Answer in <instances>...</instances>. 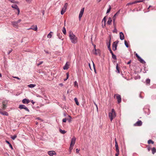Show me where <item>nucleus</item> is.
Here are the masks:
<instances>
[{"mask_svg":"<svg viewBox=\"0 0 156 156\" xmlns=\"http://www.w3.org/2000/svg\"><path fill=\"white\" fill-rule=\"evenodd\" d=\"M69 37L72 43L75 44L77 42V38L71 31L69 32Z\"/></svg>","mask_w":156,"mask_h":156,"instance_id":"1","label":"nucleus"},{"mask_svg":"<svg viewBox=\"0 0 156 156\" xmlns=\"http://www.w3.org/2000/svg\"><path fill=\"white\" fill-rule=\"evenodd\" d=\"M116 116V114L114 109H112L111 112L108 113V117L111 121Z\"/></svg>","mask_w":156,"mask_h":156,"instance_id":"2","label":"nucleus"},{"mask_svg":"<svg viewBox=\"0 0 156 156\" xmlns=\"http://www.w3.org/2000/svg\"><path fill=\"white\" fill-rule=\"evenodd\" d=\"M19 108L20 109H24L25 111L29 112L30 110L28 108L23 105H20L19 106Z\"/></svg>","mask_w":156,"mask_h":156,"instance_id":"3","label":"nucleus"},{"mask_svg":"<svg viewBox=\"0 0 156 156\" xmlns=\"http://www.w3.org/2000/svg\"><path fill=\"white\" fill-rule=\"evenodd\" d=\"M145 0H138V1H136L133 2H129L126 5H132L133 4H135L136 3H139L141 2H143Z\"/></svg>","mask_w":156,"mask_h":156,"instance_id":"4","label":"nucleus"},{"mask_svg":"<svg viewBox=\"0 0 156 156\" xmlns=\"http://www.w3.org/2000/svg\"><path fill=\"white\" fill-rule=\"evenodd\" d=\"M12 8L17 10L18 11L17 15H18L20 12V9L19 8L18 6L14 4V5H12Z\"/></svg>","mask_w":156,"mask_h":156,"instance_id":"5","label":"nucleus"},{"mask_svg":"<svg viewBox=\"0 0 156 156\" xmlns=\"http://www.w3.org/2000/svg\"><path fill=\"white\" fill-rule=\"evenodd\" d=\"M84 8H82L81 9V10H80V14H79V19L80 20L82 16L83 13L84 12Z\"/></svg>","mask_w":156,"mask_h":156,"instance_id":"6","label":"nucleus"},{"mask_svg":"<svg viewBox=\"0 0 156 156\" xmlns=\"http://www.w3.org/2000/svg\"><path fill=\"white\" fill-rule=\"evenodd\" d=\"M76 138L75 136H73L71 140L70 146H73L75 143Z\"/></svg>","mask_w":156,"mask_h":156,"instance_id":"7","label":"nucleus"},{"mask_svg":"<svg viewBox=\"0 0 156 156\" xmlns=\"http://www.w3.org/2000/svg\"><path fill=\"white\" fill-rule=\"evenodd\" d=\"M116 98L117 100V101L118 103H120L121 101V96L119 94H116Z\"/></svg>","mask_w":156,"mask_h":156,"instance_id":"8","label":"nucleus"},{"mask_svg":"<svg viewBox=\"0 0 156 156\" xmlns=\"http://www.w3.org/2000/svg\"><path fill=\"white\" fill-rule=\"evenodd\" d=\"M118 41H117L116 44H115V42H114L112 44V49L113 51H115L117 49V45L118 43Z\"/></svg>","mask_w":156,"mask_h":156,"instance_id":"9","label":"nucleus"},{"mask_svg":"<svg viewBox=\"0 0 156 156\" xmlns=\"http://www.w3.org/2000/svg\"><path fill=\"white\" fill-rule=\"evenodd\" d=\"M48 153L50 156H53L54 155L56 154V153L54 151H48Z\"/></svg>","mask_w":156,"mask_h":156,"instance_id":"10","label":"nucleus"},{"mask_svg":"<svg viewBox=\"0 0 156 156\" xmlns=\"http://www.w3.org/2000/svg\"><path fill=\"white\" fill-rule=\"evenodd\" d=\"M30 101L28 99L24 98L22 100V102L24 104H28Z\"/></svg>","mask_w":156,"mask_h":156,"instance_id":"11","label":"nucleus"},{"mask_svg":"<svg viewBox=\"0 0 156 156\" xmlns=\"http://www.w3.org/2000/svg\"><path fill=\"white\" fill-rule=\"evenodd\" d=\"M142 123L141 120H139L135 123L134 125V126H140L142 125Z\"/></svg>","mask_w":156,"mask_h":156,"instance_id":"12","label":"nucleus"},{"mask_svg":"<svg viewBox=\"0 0 156 156\" xmlns=\"http://www.w3.org/2000/svg\"><path fill=\"white\" fill-rule=\"evenodd\" d=\"M108 48L109 50L110 53H112V50L110 48V45H111V40H109V42L107 44Z\"/></svg>","mask_w":156,"mask_h":156,"instance_id":"13","label":"nucleus"},{"mask_svg":"<svg viewBox=\"0 0 156 156\" xmlns=\"http://www.w3.org/2000/svg\"><path fill=\"white\" fill-rule=\"evenodd\" d=\"M120 10L119 9L115 14H114L113 17V21L114 22H115L116 16H117L120 13Z\"/></svg>","mask_w":156,"mask_h":156,"instance_id":"14","label":"nucleus"},{"mask_svg":"<svg viewBox=\"0 0 156 156\" xmlns=\"http://www.w3.org/2000/svg\"><path fill=\"white\" fill-rule=\"evenodd\" d=\"M119 35L120 39L122 40H124V36L123 33L122 32H120Z\"/></svg>","mask_w":156,"mask_h":156,"instance_id":"15","label":"nucleus"},{"mask_svg":"<svg viewBox=\"0 0 156 156\" xmlns=\"http://www.w3.org/2000/svg\"><path fill=\"white\" fill-rule=\"evenodd\" d=\"M68 62H66L65 66L63 67V69L64 70H67L69 68V65L68 64Z\"/></svg>","mask_w":156,"mask_h":156,"instance_id":"16","label":"nucleus"},{"mask_svg":"<svg viewBox=\"0 0 156 156\" xmlns=\"http://www.w3.org/2000/svg\"><path fill=\"white\" fill-rule=\"evenodd\" d=\"M13 26L15 27H18V24L15 21H12L11 22Z\"/></svg>","mask_w":156,"mask_h":156,"instance_id":"17","label":"nucleus"},{"mask_svg":"<svg viewBox=\"0 0 156 156\" xmlns=\"http://www.w3.org/2000/svg\"><path fill=\"white\" fill-rule=\"evenodd\" d=\"M112 22V19L111 17H109L108 19V21L107 22V24L108 25H110L111 24V23Z\"/></svg>","mask_w":156,"mask_h":156,"instance_id":"18","label":"nucleus"},{"mask_svg":"<svg viewBox=\"0 0 156 156\" xmlns=\"http://www.w3.org/2000/svg\"><path fill=\"white\" fill-rule=\"evenodd\" d=\"M1 114L3 115L8 116L9 115L8 113L6 111H2Z\"/></svg>","mask_w":156,"mask_h":156,"instance_id":"19","label":"nucleus"},{"mask_svg":"<svg viewBox=\"0 0 156 156\" xmlns=\"http://www.w3.org/2000/svg\"><path fill=\"white\" fill-rule=\"evenodd\" d=\"M116 72H117L118 73H120L119 68L118 67V64H116Z\"/></svg>","mask_w":156,"mask_h":156,"instance_id":"20","label":"nucleus"},{"mask_svg":"<svg viewBox=\"0 0 156 156\" xmlns=\"http://www.w3.org/2000/svg\"><path fill=\"white\" fill-rule=\"evenodd\" d=\"M31 29L35 31H36L37 30V25H35V27H34V26H32L31 27Z\"/></svg>","mask_w":156,"mask_h":156,"instance_id":"21","label":"nucleus"},{"mask_svg":"<svg viewBox=\"0 0 156 156\" xmlns=\"http://www.w3.org/2000/svg\"><path fill=\"white\" fill-rule=\"evenodd\" d=\"M138 60L142 63L144 64L145 63V61L141 57L138 59Z\"/></svg>","mask_w":156,"mask_h":156,"instance_id":"22","label":"nucleus"},{"mask_svg":"<svg viewBox=\"0 0 156 156\" xmlns=\"http://www.w3.org/2000/svg\"><path fill=\"white\" fill-rule=\"evenodd\" d=\"M2 104H3V107H2V109L3 110H5L7 106H6V105L5 104V102H2Z\"/></svg>","mask_w":156,"mask_h":156,"instance_id":"23","label":"nucleus"},{"mask_svg":"<svg viewBox=\"0 0 156 156\" xmlns=\"http://www.w3.org/2000/svg\"><path fill=\"white\" fill-rule=\"evenodd\" d=\"M36 86L35 84H30L28 85V87H29L32 88Z\"/></svg>","mask_w":156,"mask_h":156,"instance_id":"24","label":"nucleus"},{"mask_svg":"<svg viewBox=\"0 0 156 156\" xmlns=\"http://www.w3.org/2000/svg\"><path fill=\"white\" fill-rule=\"evenodd\" d=\"M66 9L62 8L61 12V14L62 15L64 13L66 12Z\"/></svg>","mask_w":156,"mask_h":156,"instance_id":"25","label":"nucleus"},{"mask_svg":"<svg viewBox=\"0 0 156 156\" xmlns=\"http://www.w3.org/2000/svg\"><path fill=\"white\" fill-rule=\"evenodd\" d=\"M112 55V58L115 60L117 59L116 56L114 55L113 52L112 53H111Z\"/></svg>","mask_w":156,"mask_h":156,"instance_id":"26","label":"nucleus"},{"mask_svg":"<svg viewBox=\"0 0 156 156\" xmlns=\"http://www.w3.org/2000/svg\"><path fill=\"white\" fill-rule=\"evenodd\" d=\"M62 34H60V33H57V35L58 36V38L59 39H61L62 38Z\"/></svg>","mask_w":156,"mask_h":156,"instance_id":"27","label":"nucleus"},{"mask_svg":"<svg viewBox=\"0 0 156 156\" xmlns=\"http://www.w3.org/2000/svg\"><path fill=\"white\" fill-rule=\"evenodd\" d=\"M115 150L116 151H119V146L118 145V143H115Z\"/></svg>","mask_w":156,"mask_h":156,"instance_id":"28","label":"nucleus"},{"mask_svg":"<svg viewBox=\"0 0 156 156\" xmlns=\"http://www.w3.org/2000/svg\"><path fill=\"white\" fill-rule=\"evenodd\" d=\"M152 153L154 154L155 152H156V149L154 147H153L152 149Z\"/></svg>","mask_w":156,"mask_h":156,"instance_id":"29","label":"nucleus"},{"mask_svg":"<svg viewBox=\"0 0 156 156\" xmlns=\"http://www.w3.org/2000/svg\"><path fill=\"white\" fill-rule=\"evenodd\" d=\"M74 101L75 102L76 104L77 105H79V103L78 101L77 98H75L74 99Z\"/></svg>","mask_w":156,"mask_h":156,"instance_id":"30","label":"nucleus"},{"mask_svg":"<svg viewBox=\"0 0 156 156\" xmlns=\"http://www.w3.org/2000/svg\"><path fill=\"white\" fill-rule=\"evenodd\" d=\"M59 130L60 132L62 134H64L66 133V131L65 130H62L60 129H59Z\"/></svg>","mask_w":156,"mask_h":156,"instance_id":"31","label":"nucleus"},{"mask_svg":"<svg viewBox=\"0 0 156 156\" xmlns=\"http://www.w3.org/2000/svg\"><path fill=\"white\" fill-rule=\"evenodd\" d=\"M53 32H52L51 31L49 34H48V35L47 36V37L48 38H51V37L52 35L51 34V33H52Z\"/></svg>","mask_w":156,"mask_h":156,"instance_id":"32","label":"nucleus"},{"mask_svg":"<svg viewBox=\"0 0 156 156\" xmlns=\"http://www.w3.org/2000/svg\"><path fill=\"white\" fill-rule=\"evenodd\" d=\"M111 9V6L110 5H109V8L108 9L106 13H109V12H110Z\"/></svg>","mask_w":156,"mask_h":156,"instance_id":"33","label":"nucleus"},{"mask_svg":"<svg viewBox=\"0 0 156 156\" xmlns=\"http://www.w3.org/2000/svg\"><path fill=\"white\" fill-rule=\"evenodd\" d=\"M74 86L75 87H76L77 88L78 87V83L76 81H75L74 82Z\"/></svg>","mask_w":156,"mask_h":156,"instance_id":"34","label":"nucleus"},{"mask_svg":"<svg viewBox=\"0 0 156 156\" xmlns=\"http://www.w3.org/2000/svg\"><path fill=\"white\" fill-rule=\"evenodd\" d=\"M62 31L63 33L64 34H66V30L65 27H64L62 30Z\"/></svg>","mask_w":156,"mask_h":156,"instance_id":"35","label":"nucleus"},{"mask_svg":"<svg viewBox=\"0 0 156 156\" xmlns=\"http://www.w3.org/2000/svg\"><path fill=\"white\" fill-rule=\"evenodd\" d=\"M150 82V79H147L146 80V83L147 84L149 85Z\"/></svg>","mask_w":156,"mask_h":156,"instance_id":"36","label":"nucleus"},{"mask_svg":"<svg viewBox=\"0 0 156 156\" xmlns=\"http://www.w3.org/2000/svg\"><path fill=\"white\" fill-rule=\"evenodd\" d=\"M66 79H64V81H65L69 77V74L68 73H66Z\"/></svg>","mask_w":156,"mask_h":156,"instance_id":"37","label":"nucleus"},{"mask_svg":"<svg viewBox=\"0 0 156 156\" xmlns=\"http://www.w3.org/2000/svg\"><path fill=\"white\" fill-rule=\"evenodd\" d=\"M68 117L69 119H67V120L69 122H70L71 121L72 117L70 115H68Z\"/></svg>","mask_w":156,"mask_h":156,"instance_id":"38","label":"nucleus"},{"mask_svg":"<svg viewBox=\"0 0 156 156\" xmlns=\"http://www.w3.org/2000/svg\"><path fill=\"white\" fill-rule=\"evenodd\" d=\"M148 143L149 144L151 143L152 144H153L154 143V142L151 140H149L148 141Z\"/></svg>","mask_w":156,"mask_h":156,"instance_id":"39","label":"nucleus"},{"mask_svg":"<svg viewBox=\"0 0 156 156\" xmlns=\"http://www.w3.org/2000/svg\"><path fill=\"white\" fill-rule=\"evenodd\" d=\"M67 5L68 3H65L63 8L66 9Z\"/></svg>","mask_w":156,"mask_h":156,"instance_id":"40","label":"nucleus"},{"mask_svg":"<svg viewBox=\"0 0 156 156\" xmlns=\"http://www.w3.org/2000/svg\"><path fill=\"white\" fill-rule=\"evenodd\" d=\"M17 137V136L16 135H14L13 136H12L11 137V138L13 140H15Z\"/></svg>","mask_w":156,"mask_h":156,"instance_id":"41","label":"nucleus"},{"mask_svg":"<svg viewBox=\"0 0 156 156\" xmlns=\"http://www.w3.org/2000/svg\"><path fill=\"white\" fill-rule=\"evenodd\" d=\"M124 43L125 46L127 48H128L129 47V45L128 43H127V41H124Z\"/></svg>","mask_w":156,"mask_h":156,"instance_id":"42","label":"nucleus"},{"mask_svg":"<svg viewBox=\"0 0 156 156\" xmlns=\"http://www.w3.org/2000/svg\"><path fill=\"white\" fill-rule=\"evenodd\" d=\"M43 61H41L39 63H37V66H39L43 63Z\"/></svg>","mask_w":156,"mask_h":156,"instance_id":"43","label":"nucleus"},{"mask_svg":"<svg viewBox=\"0 0 156 156\" xmlns=\"http://www.w3.org/2000/svg\"><path fill=\"white\" fill-rule=\"evenodd\" d=\"M73 146H70V145L69 150H70V152H71V151L73 149Z\"/></svg>","mask_w":156,"mask_h":156,"instance_id":"44","label":"nucleus"},{"mask_svg":"<svg viewBox=\"0 0 156 156\" xmlns=\"http://www.w3.org/2000/svg\"><path fill=\"white\" fill-rule=\"evenodd\" d=\"M106 16H105L104 18L102 20V22H103V21H104V22L105 23V22H106Z\"/></svg>","mask_w":156,"mask_h":156,"instance_id":"45","label":"nucleus"},{"mask_svg":"<svg viewBox=\"0 0 156 156\" xmlns=\"http://www.w3.org/2000/svg\"><path fill=\"white\" fill-rule=\"evenodd\" d=\"M67 120V119L65 118L63 119L62 121L63 122H66Z\"/></svg>","mask_w":156,"mask_h":156,"instance_id":"46","label":"nucleus"},{"mask_svg":"<svg viewBox=\"0 0 156 156\" xmlns=\"http://www.w3.org/2000/svg\"><path fill=\"white\" fill-rule=\"evenodd\" d=\"M116 153L115 154V156H118V155L119 154V151H116Z\"/></svg>","mask_w":156,"mask_h":156,"instance_id":"47","label":"nucleus"},{"mask_svg":"<svg viewBox=\"0 0 156 156\" xmlns=\"http://www.w3.org/2000/svg\"><path fill=\"white\" fill-rule=\"evenodd\" d=\"M21 21V20L20 19H19L17 21H16V22L18 24V23H20V22Z\"/></svg>","mask_w":156,"mask_h":156,"instance_id":"48","label":"nucleus"},{"mask_svg":"<svg viewBox=\"0 0 156 156\" xmlns=\"http://www.w3.org/2000/svg\"><path fill=\"white\" fill-rule=\"evenodd\" d=\"M26 2L28 3H30L32 1V0H25Z\"/></svg>","mask_w":156,"mask_h":156,"instance_id":"49","label":"nucleus"},{"mask_svg":"<svg viewBox=\"0 0 156 156\" xmlns=\"http://www.w3.org/2000/svg\"><path fill=\"white\" fill-rule=\"evenodd\" d=\"M135 55H136V56L138 58V59L139 58H140V57L139 56V55H138V54L137 53H136Z\"/></svg>","mask_w":156,"mask_h":156,"instance_id":"50","label":"nucleus"},{"mask_svg":"<svg viewBox=\"0 0 156 156\" xmlns=\"http://www.w3.org/2000/svg\"><path fill=\"white\" fill-rule=\"evenodd\" d=\"M94 50H95V52H94V54L96 55H98V53L97 52V50L95 48Z\"/></svg>","mask_w":156,"mask_h":156,"instance_id":"51","label":"nucleus"},{"mask_svg":"<svg viewBox=\"0 0 156 156\" xmlns=\"http://www.w3.org/2000/svg\"><path fill=\"white\" fill-rule=\"evenodd\" d=\"M12 50L11 49V50H9L8 52V54L9 55L12 51Z\"/></svg>","mask_w":156,"mask_h":156,"instance_id":"52","label":"nucleus"},{"mask_svg":"<svg viewBox=\"0 0 156 156\" xmlns=\"http://www.w3.org/2000/svg\"><path fill=\"white\" fill-rule=\"evenodd\" d=\"M79 151L80 150H79L77 148L76 149V151L77 153H79Z\"/></svg>","mask_w":156,"mask_h":156,"instance_id":"53","label":"nucleus"},{"mask_svg":"<svg viewBox=\"0 0 156 156\" xmlns=\"http://www.w3.org/2000/svg\"><path fill=\"white\" fill-rule=\"evenodd\" d=\"M116 31H117V30L116 28V27H115L114 29V30L113 31V32H114V33L116 32Z\"/></svg>","mask_w":156,"mask_h":156,"instance_id":"54","label":"nucleus"},{"mask_svg":"<svg viewBox=\"0 0 156 156\" xmlns=\"http://www.w3.org/2000/svg\"><path fill=\"white\" fill-rule=\"evenodd\" d=\"M9 147L12 149H13V147H12V145L11 144H9Z\"/></svg>","mask_w":156,"mask_h":156,"instance_id":"55","label":"nucleus"},{"mask_svg":"<svg viewBox=\"0 0 156 156\" xmlns=\"http://www.w3.org/2000/svg\"><path fill=\"white\" fill-rule=\"evenodd\" d=\"M147 150H148V151H150V150H151V148L150 147H148L147 148Z\"/></svg>","mask_w":156,"mask_h":156,"instance_id":"56","label":"nucleus"},{"mask_svg":"<svg viewBox=\"0 0 156 156\" xmlns=\"http://www.w3.org/2000/svg\"><path fill=\"white\" fill-rule=\"evenodd\" d=\"M14 77L16 79H18V80H20V79L18 77L15 76V77Z\"/></svg>","mask_w":156,"mask_h":156,"instance_id":"57","label":"nucleus"},{"mask_svg":"<svg viewBox=\"0 0 156 156\" xmlns=\"http://www.w3.org/2000/svg\"><path fill=\"white\" fill-rule=\"evenodd\" d=\"M6 142L7 144H10V143H9V141H7V140H6Z\"/></svg>","mask_w":156,"mask_h":156,"instance_id":"58","label":"nucleus"},{"mask_svg":"<svg viewBox=\"0 0 156 156\" xmlns=\"http://www.w3.org/2000/svg\"><path fill=\"white\" fill-rule=\"evenodd\" d=\"M131 62V60H130L127 63V64H129Z\"/></svg>","mask_w":156,"mask_h":156,"instance_id":"59","label":"nucleus"},{"mask_svg":"<svg viewBox=\"0 0 156 156\" xmlns=\"http://www.w3.org/2000/svg\"><path fill=\"white\" fill-rule=\"evenodd\" d=\"M11 2L12 3H14L15 2V1L14 0H11Z\"/></svg>","mask_w":156,"mask_h":156,"instance_id":"60","label":"nucleus"},{"mask_svg":"<svg viewBox=\"0 0 156 156\" xmlns=\"http://www.w3.org/2000/svg\"><path fill=\"white\" fill-rule=\"evenodd\" d=\"M31 102L33 104H34V103H35V102L34 101H33V100H31Z\"/></svg>","mask_w":156,"mask_h":156,"instance_id":"61","label":"nucleus"},{"mask_svg":"<svg viewBox=\"0 0 156 156\" xmlns=\"http://www.w3.org/2000/svg\"><path fill=\"white\" fill-rule=\"evenodd\" d=\"M113 24H114V27L115 28V27H116L115 26H116V25L115 24V22H114V21H113Z\"/></svg>","mask_w":156,"mask_h":156,"instance_id":"62","label":"nucleus"},{"mask_svg":"<svg viewBox=\"0 0 156 156\" xmlns=\"http://www.w3.org/2000/svg\"><path fill=\"white\" fill-rule=\"evenodd\" d=\"M115 143H117V140H116V138H115Z\"/></svg>","mask_w":156,"mask_h":156,"instance_id":"63","label":"nucleus"},{"mask_svg":"<svg viewBox=\"0 0 156 156\" xmlns=\"http://www.w3.org/2000/svg\"><path fill=\"white\" fill-rule=\"evenodd\" d=\"M59 85L61 86H63V84L62 83L59 84Z\"/></svg>","mask_w":156,"mask_h":156,"instance_id":"64","label":"nucleus"}]
</instances>
